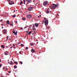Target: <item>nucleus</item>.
<instances>
[{
	"label": "nucleus",
	"mask_w": 77,
	"mask_h": 77,
	"mask_svg": "<svg viewBox=\"0 0 77 77\" xmlns=\"http://www.w3.org/2000/svg\"><path fill=\"white\" fill-rule=\"evenodd\" d=\"M19 54H21V52H19Z\"/></svg>",
	"instance_id": "36"
},
{
	"label": "nucleus",
	"mask_w": 77,
	"mask_h": 77,
	"mask_svg": "<svg viewBox=\"0 0 77 77\" xmlns=\"http://www.w3.org/2000/svg\"><path fill=\"white\" fill-rule=\"evenodd\" d=\"M8 52L6 51L5 52V54L6 55H8Z\"/></svg>",
	"instance_id": "14"
},
{
	"label": "nucleus",
	"mask_w": 77,
	"mask_h": 77,
	"mask_svg": "<svg viewBox=\"0 0 77 77\" xmlns=\"http://www.w3.org/2000/svg\"><path fill=\"white\" fill-rule=\"evenodd\" d=\"M7 23L8 24H9L10 23H10V22H9V20H7Z\"/></svg>",
	"instance_id": "23"
},
{
	"label": "nucleus",
	"mask_w": 77,
	"mask_h": 77,
	"mask_svg": "<svg viewBox=\"0 0 77 77\" xmlns=\"http://www.w3.org/2000/svg\"><path fill=\"white\" fill-rule=\"evenodd\" d=\"M35 26L36 27H38L39 26V24L38 23H35Z\"/></svg>",
	"instance_id": "10"
},
{
	"label": "nucleus",
	"mask_w": 77,
	"mask_h": 77,
	"mask_svg": "<svg viewBox=\"0 0 77 77\" xmlns=\"http://www.w3.org/2000/svg\"><path fill=\"white\" fill-rule=\"evenodd\" d=\"M26 34H27L28 33V31H26Z\"/></svg>",
	"instance_id": "39"
},
{
	"label": "nucleus",
	"mask_w": 77,
	"mask_h": 77,
	"mask_svg": "<svg viewBox=\"0 0 77 77\" xmlns=\"http://www.w3.org/2000/svg\"><path fill=\"white\" fill-rule=\"evenodd\" d=\"M49 28V27H48H48H47V28Z\"/></svg>",
	"instance_id": "53"
},
{
	"label": "nucleus",
	"mask_w": 77,
	"mask_h": 77,
	"mask_svg": "<svg viewBox=\"0 0 77 77\" xmlns=\"http://www.w3.org/2000/svg\"><path fill=\"white\" fill-rule=\"evenodd\" d=\"M31 51L32 52L34 53L35 52V50L34 49L32 48V50H31Z\"/></svg>",
	"instance_id": "12"
},
{
	"label": "nucleus",
	"mask_w": 77,
	"mask_h": 77,
	"mask_svg": "<svg viewBox=\"0 0 77 77\" xmlns=\"http://www.w3.org/2000/svg\"><path fill=\"white\" fill-rule=\"evenodd\" d=\"M19 63L20 64H21V65L22 64H23V62H22L21 61H20L19 62Z\"/></svg>",
	"instance_id": "25"
},
{
	"label": "nucleus",
	"mask_w": 77,
	"mask_h": 77,
	"mask_svg": "<svg viewBox=\"0 0 77 77\" xmlns=\"http://www.w3.org/2000/svg\"><path fill=\"white\" fill-rule=\"evenodd\" d=\"M33 28H34V27H35V25H34V26H33Z\"/></svg>",
	"instance_id": "40"
},
{
	"label": "nucleus",
	"mask_w": 77,
	"mask_h": 77,
	"mask_svg": "<svg viewBox=\"0 0 77 77\" xmlns=\"http://www.w3.org/2000/svg\"><path fill=\"white\" fill-rule=\"evenodd\" d=\"M1 47L2 48H5V47L4 45H2L1 46Z\"/></svg>",
	"instance_id": "16"
},
{
	"label": "nucleus",
	"mask_w": 77,
	"mask_h": 77,
	"mask_svg": "<svg viewBox=\"0 0 77 77\" xmlns=\"http://www.w3.org/2000/svg\"><path fill=\"white\" fill-rule=\"evenodd\" d=\"M16 33H17V31H16Z\"/></svg>",
	"instance_id": "55"
},
{
	"label": "nucleus",
	"mask_w": 77,
	"mask_h": 77,
	"mask_svg": "<svg viewBox=\"0 0 77 77\" xmlns=\"http://www.w3.org/2000/svg\"><path fill=\"white\" fill-rule=\"evenodd\" d=\"M2 66V64H0V67H1Z\"/></svg>",
	"instance_id": "30"
},
{
	"label": "nucleus",
	"mask_w": 77,
	"mask_h": 77,
	"mask_svg": "<svg viewBox=\"0 0 77 77\" xmlns=\"http://www.w3.org/2000/svg\"><path fill=\"white\" fill-rule=\"evenodd\" d=\"M20 5H21L22 4L23 2L22 0H20Z\"/></svg>",
	"instance_id": "17"
},
{
	"label": "nucleus",
	"mask_w": 77,
	"mask_h": 77,
	"mask_svg": "<svg viewBox=\"0 0 77 77\" xmlns=\"http://www.w3.org/2000/svg\"><path fill=\"white\" fill-rule=\"evenodd\" d=\"M31 33H32V31H30L29 32L28 35H30V34H31Z\"/></svg>",
	"instance_id": "21"
},
{
	"label": "nucleus",
	"mask_w": 77,
	"mask_h": 77,
	"mask_svg": "<svg viewBox=\"0 0 77 77\" xmlns=\"http://www.w3.org/2000/svg\"><path fill=\"white\" fill-rule=\"evenodd\" d=\"M21 46H23H23H24L23 44H21Z\"/></svg>",
	"instance_id": "27"
},
{
	"label": "nucleus",
	"mask_w": 77,
	"mask_h": 77,
	"mask_svg": "<svg viewBox=\"0 0 77 77\" xmlns=\"http://www.w3.org/2000/svg\"><path fill=\"white\" fill-rule=\"evenodd\" d=\"M11 64H14V63L12 62V61H11Z\"/></svg>",
	"instance_id": "35"
},
{
	"label": "nucleus",
	"mask_w": 77,
	"mask_h": 77,
	"mask_svg": "<svg viewBox=\"0 0 77 77\" xmlns=\"http://www.w3.org/2000/svg\"><path fill=\"white\" fill-rule=\"evenodd\" d=\"M15 12V11H14V12Z\"/></svg>",
	"instance_id": "57"
},
{
	"label": "nucleus",
	"mask_w": 77,
	"mask_h": 77,
	"mask_svg": "<svg viewBox=\"0 0 77 77\" xmlns=\"http://www.w3.org/2000/svg\"><path fill=\"white\" fill-rule=\"evenodd\" d=\"M1 59H0V63H1Z\"/></svg>",
	"instance_id": "48"
},
{
	"label": "nucleus",
	"mask_w": 77,
	"mask_h": 77,
	"mask_svg": "<svg viewBox=\"0 0 77 77\" xmlns=\"http://www.w3.org/2000/svg\"><path fill=\"white\" fill-rule=\"evenodd\" d=\"M46 12H47V13L48 14L49 13V8H48L47 10L46 11Z\"/></svg>",
	"instance_id": "11"
},
{
	"label": "nucleus",
	"mask_w": 77,
	"mask_h": 77,
	"mask_svg": "<svg viewBox=\"0 0 77 77\" xmlns=\"http://www.w3.org/2000/svg\"><path fill=\"white\" fill-rule=\"evenodd\" d=\"M33 8L32 7H29L28 9V10L30 11L33 9Z\"/></svg>",
	"instance_id": "5"
},
{
	"label": "nucleus",
	"mask_w": 77,
	"mask_h": 77,
	"mask_svg": "<svg viewBox=\"0 0 77 77\" xmlns=\"http://www.w3.org/2000/svg\"><path fill=\"white\" fill-rule=\"evenodd\" d=\"M23 3H24V4L25 5L26 3H25V2H26V0H23Z\"/></svg>",
	"instance_id": "24"
},
{
	"label": "nucleus",
	"mask_w": 77,
	"mask_h": 77,
	"mask_svg": "<svg viewBox=\"0 0 77 77\" xmlns=\"http://www.w3.org/2000/svg\"><path fill=\"white\" fill-rule=\"evenodd\" d=\"M14 69H16L17 68V66L16 65H15L14 66Z\"/></svg>",
	"instance_id": "20"
},
{
	"label": "nucleus",
	"mask_w": 77,
	"mask_h": 77,
	"mask_svg": "<svg viewBox=\"0 0 77 77\" xmlns=\"http://www.w3.org/2000/svg\"><path fill=\"white\" fill-rule=\"evenodd\" d=\"M44 23V20H43L42 21V24H43V23Z\"/></svg>",
	"instance_id": "26"
},
{
	"label": "nucleus",
	"mask_w": 77,
	"mask_h": 77,
	"mask_svg": "<svg viewBox=\"0 0 77 77\" xmlns=\"http://www.w3.org/2000/svg\"><path fill=\"white\" fill-rule=\"evenodd\" d=\"M5 69V67H4L3 68V69Z\"/></svg>",
	"instance_id": "50"
},
{
	"label": "nucleus",
	"mask_w": 77,
	"mask_h": 77,
	"mask_svg": "<svg viewBox=\"0 0 77 77\" xmlns=\"http://www.w3.org/2000/svg\"><path fill=\"white\" fill-rule=\"evenodd\" d=\"M3 20V19H1L0 20V22H1Z\"/></svg>",
	"instance_id": "32"
},
{
	"label": "nucleus",
	"mask_w": 77,
	"mask_h": 77,
	"mask_svg": "<svg viewBox=\"0 0 77 77\" xmlns=\"http://www.w3.org/2000/svg\"><path fill=\"white\" fill-rule=\"evenodd\" d=\"M9 4L10 5H12L14 4V2H12L11 1V2H10L9 3Z\"/></svg>",
	"instance_id": "7"
},
{
	"label": "nucleus",
	"mask_w": 77,
	"mask_h": 77,
	"mask_svg": "<svg viewBox=\"0 0 77 77\" xmlns=\"http://www.w3.org/2000/svg\"><path fill=\"white\" fill-rule=\"evenodd\" d=\"M48 19H46V20L45 21V24L46 26H47L48 24Z\"/></svg>",
	"instance_id": "4"
},
{
	"label": "nucleus",
	"mask_w": 77,
	"mask_h": 77,
	"mask_svg": "<svg viewBox=\"0 0 77 77\" xmlns=\"http://www.w3.org/2000/svg\"><path fill=\"white\" fill-rule=\"evenodd\" d=\"M26 50H28V48H26Z\"/></svg>",
	"instance_id": "47"
},
{
	"label": "nucleus",
	"mask_w": 77,
	"mask_h": 77,
	"mask_svg": "<svg viewBox=\"0 0 77 77\" xmlns=\"http://www.w3.org/2000/svg\"><path fill=\"white\" fill-rule=\"evenodd\" d=\"M2 77H4V76H2Z\"/></svg>",
	"instance_id": "59"
},
{
	"label": "nucleus",
	"mask_w": 77,
	"mask_h": 77,
	"mask_svg": "<svg viewBox=\"0 0 77 77\" xmlns=\"http://www.w3.org/2000/svg\"><path fill=\"white\" fill-rule=\"evenodd\" d=\"M9 25L12 26H13V23H10Z\"/></svg>",
	"instance_id": "13"
},
{
	"label": "nucleus",
	"mask_w": 77,
	"mask_h": 77,
	"mask_svg": "<svg viewBox=\"0 0 77 77\" xmlns=\"http://www.w3.org/2000/svg\"><path fill=\"white\" fill-rule=\"evenodd\" d=\"M56 8H58L59 7V5L58 3H57L56 5Z\"/></svg>",
	"instance_id": "8"
},
{
	"label": "nucleus",
	"mask_w": 77,
	"mask_h": 77,
	"mask_svg": "<svg viewBox=\"0 0 77 77\" xmlns=\"http://www.w3.org/2000/svg\"><path fill=\"white\" fill-rule=\"evenodd\" d=\"M14 64L16 63V65H17L18 64V63H17V61L14 62Z\"/></svg>",
	"instance_id": "22"
},
{
	"label": "nucleus",
	"mask_w": 77,
	"mask_h": 77,
	"mask_svg": "<svg viewBox=\"0 0 77 77\" xmlns=\"http://www.w3.org/2000/svg\"><path fill=\"white\" fill-rule=\"evenodd\" d=\"M46 19H47V18H46V17H45V18L44 19V20H45Z\"/></svg>",
	"instance_id": "43"
},
{
	"label": "nucleus",
	"mask_w": 77,
	"mask_h": 77,
	"mask_svg": "<svg viewBox=\"0 0 77 77\" xmlns=\"http://www.w3.org/2000/svg\"><path fill=\"white\" fill-rule=\"evenodd\" d=\"M17 23V21H16V23Z\"/></svg>",
	"instance_id": "52"
},
{
	"label": "nucleus",
	"mask_w": 77,
	"mask_h": 77,
	"mask_svg": "<svg viewBox=\"0 0 77 77\" xmlns=\"http://www.w3.org/2000/svg\"><path fill=\"white\" fill-rule=\"evenodd\" d=\"M51 9H55L56 8H57L56 5L55 4L51 5Z\"/></svg>",
	"instance_id": "1"
},
{
	"label": "nucleus",
	"mask_w": 77,
	"mask_h": 77,
	"mask_svg": "<svg viewBox=\"0 0 77 77\" xmlns=\"http://www.w3.org/2000/svg\"><path fill=\"white\" fill-rule=\"evenodd\" d=\"M26 1L28 3H31L32 2V0H26Z\"/></svg>",
	"instance_id": "9"
},
{
	"label": "nucleus",
	"mask_w": 77,
	"mask_h": 77,
	"mask_svg": "<svg viewBox=\"0 0 77 77\" xmlns=\"http://www.w3.org/2000/svg\"><path fill=\"white\" fill-rule=\"evenodd\" d=\"M8 72H9V73H11V72L10 71H9Z\"/></svg>",
	"instance_id": "42"
},
{
	"label": "nucleus",
	"mask_w": 77,
	"mask_h": 77,
	"mask_svg": "<svg viewBox=\"0 0 77 77\" xmlns=\"http://www.w3.org/2000/svg\"><path fill=\"white\" fill-rule=\"evenodd\" d=\"M40 17H41V15H40Z\"/></svg>",
	"instance_id": "45"
},
{
	"label": "nucleus",
	"mask_w": 77,
	"mask_h": 77,
	"mask_svg": "<svg viewBox=\"0 0 77 77\" xmlns=\"http://www.w3.org/2000/svg\"><path fill=\"white\" fill-rule=\"evenodd\" d=\"M3 25V24H1L2 25Z\"/></svg>",
	"instance_id": "58"
},
{
	"label": "nucleus",
	"mask_w": 77,
	"mask_h": 77,
	"mask_svg": "<svg viewBox=\"0 0 77 77\" xmlns=\"http://www.w3.org/2000/svg\"><path fill=\"white\" fill-rule=\"evenodd\" d=\"M27 26H26V27H24V29H26L27 28Z\"/></svg>",
	"instance_id": "29"
},
{
	"label": "nucleus",
	"mask_w": 77,
	"mask_h": 77,
	"mask_svg": "<svg viewBox=\"0 0 77 77\" xmlns=\"http://www.w3.org/2000/svg\"><path fill=\"white\" fill-rule=\"evenodd\" d=\"M8 36H7V40H8Z\"/></svg>",
	"instance_id": "34"
},
{
	"label": "nucleus",
	"mask_w": 77,
	"mask_h": 77,
	"mask_svg": "<svg viewBox=\"0 0 77 77\" xmlns=\"http://www.w3.org/2000/svg\"><path fill=\"white\" fill-rule=\"evenodd\" d=\"M12 63H10V64H11V65H12Z\"/></svg>",
	"instance_id": "49"
},
{
	"label": "nucleus",
	"mask_w": 77,
	"mask_h": 77,
	"mask_svg": "<svg viewBox=\"0 0 77 77\" xmlns=\"http://www.w3.org/2000/svg\"><path fill=\"white\" fill-rule=\"evenodd\" d=\"M7 74H8V75H9V73Z\"/></svg>",
	"instance_id": "51"
},
{
	"label": "nucleus",
	"mask_w": 77,
	"mask_h": 77,
	"mask_svg": "<svg viewBox=\"0 0 77 77\" xmlns=\"http://www.w3.org/2000/svg\"><path fill=\"white\" fill-rule=\"evenodd\" d=\"M22 19L23 20L25 21L26 20V19H25V18H24V17H23V18H22Z\"/></svg>",
	"instance_id": "18"
},
{
	"label": "nucleus",
	"mask_w": 77,
	"mask_h": 77,
	"mask_svg": "<svg viewBox=\"0 0 77 77\" xmlns=\"http://www.w3.org/2000/svg\"><path fill=\"white\" fill-rule=\"evenodd\" d=\"M20 29H23V28L22 27H21L20 28Z\"/></svg>",
	"instance_id": "41"
},
{
	"label": "nucleus",
	"mask_w": 77,
	"mask_h": 77,
	"mask_svg": "<svg viewBox=\"0 0 77 77\" xmlns=\"http://www.w3.org/2000/svg\"><path fill=\"white\" fill-rule=\"evenodd\" d=\"M38 17L39 18H40V16H38Z\"/></svg>",
	"instance_id": "37"
},
{
	"label": "nucleus",
	"mask_w": 77,
	"mask_h": 77,
	"mask_svg": "<svg viewBox=\"0 0 77 77\" xmlns=\"http://www.w3.org/2000/svg\"><path fill=\"white\" fill-rule=\"evenodd\" d=\"M12 48V47H11L10 48Z\"/></svg>",
	"instance_id": "56"
},
{
	"label": "nucleus",
	"mask_w": 77,
	"mask_h": 77,
	"mask_svg": "<svg viewBox=\"0 0 77 77\" xmlns=\"http://www.w3.org/2000/svg\"><path fill=\"white\" fill-rule=\"evenodd\" d=\"M26 17L28 18H30L32 17V15H31L28 14L27 15Z\"/></svg>",
	"instance_id": "3"
},
{
	"label": "nucleus",
	"mask_w": 77,
	"mask_h": 77,
	"mask_svg": "<svg viewBox=\"0 0 77 77\" xmlns=\"http://www.w3.org/2000/svg\"><path fill=\"white\" fill-rule=\"evenodd\" d=\"M8 1H9V2H11V0H8Z\"/></svg>",
	"instance_id": "38"
},
{
	"label": "nucleus",
	"mask_w": 77,
	"mask_h": 77,
	"mask_svg": "<svg viewBox=\"0 0 77 77\" xmlns=\"http://www.w3.org/2000/svg\"><path fill=\"white\" fill-rule=\"evenodd\" d=\"M33 28V30H35V31H36V29H35V28Z\"/></svg>",
	"instance_id": "28"
},
{
	"label": "nucleus",
	"mask_w": 77,
	"mask_h": 77,
	"mask_svg": "<svg viewBox=\"0 0 77 77\" xmlns=\"http://www.w3.org/2000/svg\"><path fill=\"white\" fill-rule=\"evenodd\" d=\"M3 34L4 35H5L7 34V31L6 29H5L3 30Z\"/></svg>",
	"instance_id": "6"
},
{
	"label": "nucleus",
	"mask_w": 77,
	"mask_h": 77,
	"mask_svg": "<svg viewBox=\"0 0 77 77\" xmlns=\"http://www.w3.org/2000/svg\"><path fill=\"white\" fill-rule=\"evenodd\" d=\"M30 45H33L34 44H33L31 43V44H30Z\"/></svg>",
	"instance_id": "31"
},
{
	"label": "nucleus",
	"mask_w": 77,
	"mask_h": 77,
	"mask_svg": "<svg viewBox=\"0 0 77 77\" xmlns=\"http://www.w3.org/2000/svg\"><path fill=\"white\" fill-rule=\"evenodd\" d=\"M15 46V45H13V48H15L14 47V46Z\"/></svg>",
	"instance_id": "33"
},
{
	"label": "nucleus",
	"mask_w": 77,
	"mask_h": 77,
	"mask_svg": "<svg viewBox=\"0 0 77 77\" xmlns=\"http://www.w3.org/2000/svg\"><path fill=\"white\" fill-rule=\"evenodd\" d=\"M16 17V15L15 14H14L13 16V17L15 18Z\"/></svg>",
	"instance_id": "19"
},
{
	"label": "nucleus",
	"mask_w": 77,
	"mask_h": 77,
	"mask_svg": "<svg viewBox=\"0 0 77 77\" xmlns=\"http://www.w3.org/2000/svg\"><path fill=\"white\" fill-rule=\"evenodd\" d=\"M2 29L3 28V27H2Z\"/></svg>",
	"instance_id": "54"
},
{
	"label": "nucleus",
	"mask_w": 77,
	"mask_h": 77,
	"mask_svg": "<svg viewBox=\"0 0 77 77\" xmlns=\"http://www.w3.org/2000/svg\"><path fill=\"white\" fill-rule=\"evenodd\" d=\"M13 33L15 35H17V33L15 32V31H13Z\"/></svg>",
	"instance_id": "15"
},
{
	"label": "nucleus",
	"mask_w": 77,
	"mask_h": 77,
	"mask_svg": "<svg viewBox=\"0 0 77 77\" xmlns=\"http://www.w3.org/2000/svg\"><path fill=\"white\" fill-rule=\"evenodd\" d=\"M48 5V3H47L46 1H44L43 2V5L45 6H47Z\"/></svg>",
	"instance_id": "2"
},
{
	"label": "nucleus",
	"mask_w": 77,
	"mask_h": 77,
	"mask_svg": "<svg viewBox=\"0 0 77 77\" xmlns=\"http://www.w3.org/2000/svg\"><path fill=\"white\" fill-rule=\"evenodd\" d=\"M7 69H5V71H7Z\"/></svg>",
	"instance_id": "46"
},
{
	"label": "nucleus",
	"mask_w": 77,
	"mask_h": 77,
	"mask_svg": "<svg viewBox=\"0 0 77 77\" xmlns=\"http://www.w3.org/2000/svg\"><path fill=\"white\" fill-rule=\"evenodd\" d=\"M26 48H28V47H26Z\"/></svg>",
	"instance_id": "44"
}]
</instances>
